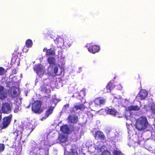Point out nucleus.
<instances>
[{
    "label": "nucleus",
    "instance_id": "ddd939ff",
    "mask_svg": "<svg viewBox=\"0 0 155 155\" xmlns=\"http://www.w3.org/2000/svg\"><path fill=\"white\" fill-rule=\"evenodd\" d=\"M54 109V107H50L47 110L46 113H45V116L43 117L41 119L42 121L46 118L50 114H51Z\"/></svg>",
    "mask_w": 155,
    "mask_h": 155
},
{
    "label": "nucleus",
    "instance_id": "c85d7f7f",
    "mask_svg": "<svg viewBox=\"0 0 155 155\" xmlns=\"http://www.w3.org/2000/svg\"><path fill=\"white\" fill-rule=\"evenodd\" d=\"M110 152L108 151H104L102 152L100 155H107L108 153H110Z\"/></svg>",
    "mask_w": 155,
    "mask_h": 155
},
{
    "label": "nucleus",
    "instance_id": "6e6552de",
    "mask_svg": "<svg viewBox=\"0 0 155 155\" xmlns=\"http://www.w3.org/2000/svg\"><path fill=\"white\" fill-rule=\"evenodd\" d=\"M88 49L90 53L94 54L99 52L100 50V47L98 45H94L90 46L88 48Z\"/></svg>",
    "mask_w": 155,
    "mask_h": 155
},
{
    "label": "nucleus",
    "instance_id": "6ab92c4d",
    "mask_svg": "<svg viewBox=\"0 0 155 155\" xmlns=\"http://www.w3.org/2000/svg\"><path fill=\"white\" fill-rule=\"evenodd\" d=\"M58 139L61 142H64L67 140V136L66 135L60 134L59 137Z\"/></svg>",
    "mask_w": 155,
    "mask_h": 155
},
{
    "label": "nucleus",
    "instance_id": "a878e982",
    "mask_svg": "<svg viewBox=\"0 0 155 155\" xmlns=\"http://www.w3.org/2000/svg\"><path fill=\"white\" fill-rule=\"evenodd\" d=\"M87 114L89 118H92L93 115L90 111H87Z\"/></svg>",
    "mask_w": 155,
    "mask_h": 155
},
{
    "label": "nucleus",
    "instance_id": "7ed1b4c3",
    "mask_svg": "<svg viewBox=\"0 0 155 155\" xmlns=\"http://www.w3.org/2000/svg\"><path fill=\"white\" fill-rule=\"evenodd\" d=\"M41 103L39 101H35L32 104V110L35 113H40L41 112Z\"/></svg>",
    "mask_w": 155,
    "mask_h": 155
},
{
    "label": "nucleus",
    "instance_id": "f257e3e1",
    "mask_svg": "<svg viewBox=\"0 0 155 155\" xmlns=\"http://www.w3.org/2000/svg\"><path fill=\"white\" fill-rule=\"evenodd\" d=\"M150 124L147 118L145 116H141L136 120L135 127L139 131H144L149 126Z\"/></svg>",
    "mask_w": 155,
    "mask_h": 155
},
{
    "label": "nucleus",
    "instance_id": "393cba45",
    "mask_svg": "<svg viewBox=\"0 0 155 155\" xmlns=\"http://www.w3.org/2000/svg\"><path fill=\"white\" fill-rule=\"evenodd\" d=\"M6 71L2 67H0V75H2L5 74Z\"/></svg>",
    "mask_w": 155,
    "mask_h": 155
},
{
    "label": "nucleus",
    "instance_id": "b1692460",
    "mask_svg": "<svg viewBox=\"0 0 155 155\" xmlns=\"http://www.w3.org/2000/svg\"><path fill=\"white\" fill-rule=\"evenodd\" d=\"M113 154L114 155H123V153L120 151L117 150H115L113 152Z\"/></svg>",
    "mask_w": 155,
    "mask_h": 155
},
{
    "label": "nucleus",
    "instance_id": "5701e85b",
    "mask_svg": "<svg viewBox=\"0 0 155 155\" xmlns=\"http://www.w3.org/2000/svg\"><path fill=\"white\" fill-rule=\"evenodd\" d=\"M86 108V107L83 104H81L78 105V109L81 110H84Z\"/></svg>",
    "mask_w": 155,
    "mask_h": 155
},
{
    "label": "nucleus",
    "instance_id": "a211bd4d",
    "mask_svg": "<svg viewBox=\"0 0 155 155\" xmlns=\"http://www.w3.org/2000/svg\"><path fill=\"white\" fill-rule=\"evenodd\" d=\"M43 51L46 52L47 55H53L55 54L54 50L51 49L47 50L46 48H44L43 49Z\"/></svg>",
    "mask_w": 155,
    "mask_h": 155
},
{
    "label": "nucleus",
    "instance_id": "9d476101",
    "mask_svg": "<svg viewBox=\"0 0 155 155\" xmlns=\"http://www.w3.org/2000/svg\"><path fill=\"white\" fill-rule=\"evenodd\" d=\"M86 94L85 91L84 89H82L80 91L78 94V99L81 100V101L83 102V100L85 101L84 98L85 95Z\"/></svg>",
    "mask_w": 155,
    "mask_h": 155
},
{
    "label": "nucleus",
    "instance_id": "72a5a7b5",
    "mask_svg": "<svg viewBox=\"0 0 155 155\" xmlns=\"http://www.w3.org/2000/svg\"><path fill=\"white\" fill-rule=\"evenodd\" d=\"M81 69H82V68H79V70H80V71H79V72H80V71H81L82 70H81Z\"/></svg>",
    "mask_w": 155,
    "mask_h": 155
},
{
    "label": "nucleus",
    "instance_id": "7c9ffc66",
    "mask_svg": "<svg viewBox=\"0 0 155 155\" xmlns=\"http://www.w3.org/2000/svg\"><path fill=\"white\" fill-rule=\"evenodd\" d=\"M20 109L21 108L20 107H17V108L16 107L15 109V113H17Z\"/></svg>",
    "mask_w": 155,
    "mask_h": 155
},
{
    "label": "nucleus",
    "instance_id": "dca6fc26",
    "mask_svg": "<svg viewBox=\"0 0 155 155\" xmlns=\"http://www.w3.org/2000/svg\"><path fill=\"white\" fill-rule=\"evenodd\" d=\"M140 107L137 105H131L128 107L127 110L130 111L132 110L137 111L140 110Z\"/></svg>",
    "mask_w": 155,
    "mask_h": 155
},
{
    "label": "nucleus",
    "instance_id": "4be33fe9",
    "mask_svg": "<svg viewBox=\"0 0 155 155\" xmlns=\"http://www.w3.org/2000/svg\"><path fill=\"white\" fill-rule=\"evenodd\" d=\"M114 87L113 84L111 82H109L107 85L106 88L110 91L112 90Z\"/></svg>",
    "mask_w": 155,
    "mask_h": 155
},
{
    "label": "nucleus",
    "instance_id": "f8f14e48",
    "mask_svg": "<svg viewBox=\"0 0 155 155\" xmlns=\"http://www.w3.org/2000/svg\"><path fill=\"white\" fill-rule=\"evenodd\" d=\"M6 92L4 90V88L0 86V99H4L6 97Z\"/></svg>",
    "mask_w": 155,
    "mask_h": 155
},
{
    "label": "nucleus",
    "instance_id": "cd10ccee",
    "mask_svg": "<svg viewBox=\"0 0 155 155\" xmlns=\"http://www.w3.org/2000/svg\"><path fill=\"white\" fill-rule=\"evenodd\" d=\"M68 119L71 120V122L72 123H74L75 122V120L73 117H68Z\"/></svg>",
    "mask_w": 155,
    "mask_h": 155
},
{
    "label": "nucleus",
    "instance_id": "f03ea898",
    "mask_svg": "<svg viewBox=\"0 0 155 155\" xmlns=\"http://www.w3.org/2000/svg\"><path fill=\"white\" fill-rule=\"evenodd\" d=\"M48 62L51 64H53L52 67L50 66L48 68V71L49 74L51 76L57 74L59 64H55V59L52 57H50L48 59Z\"/></svg>",
    "mask_w": 155,
    "mask_h": 155
},
{
    "label": "nucleus",
    "instance_id": "2eb2a0df",
    "mask_svg": "<svg viewBox=\"0 0 155 155\" xmlns=\"http://www.w3.org/2000/svg\"><path fill=\"white\" fill-rule=\"evenodd\" d=\"M34 122V121H32V122H31V123L29 122L28 124H27L26 127V129L29 130L30 132H31L34 128V126L33 125Z\"/></svg>",
    "mask_w": 155,
    "mask_h": 155
},
{
    "label": "nucleus",
    "instance_id": "f3484780",
    "mask_svg": "<svg viewBox=\"0 0 155 155\" xmlns=\"http://www.w3.org/2000/svg\"><path fill=\"white\" fill-rule=\"evenodd\" d=\"M11 92H10V91H8V93L10 94L12 97H15L17 96L18 94L17 91L15 90L14 87H12L11 89Z\"/></svg>",
    "mask_w": 155,
    "mask_h": 155
},
{
    "label": "nucleus",
    "instance_id": "1a4fd4ad",
    "mask_svg": "<svg viewBox=\"0 0 155 155\" xmlns=\"http://www.w3.org/2000/svg\"><path fill=\"white\" fill-rule=\"evenodd\" d=\"M94 137L95 139L104 140L105 136L104 133L100 131H97L94 134Z\"/></svg>",
    "mask_w": 155,
    "mask_h": 155
},
{
    "label": "nucleus",
    "instance_id": "9b49d317",
    "mask_svg": "<svg viewBox=\"0 0 155 155\" xmlns=\"http://www.w3.org/2000/svg\"><path fill=\"white\" fill-rule=\"evenodd\" d=\"M12 116L5 117L3 119V124L4 127H6L10 123Z\"/></svg>",
    "mask_w": 155,
    "mask_h": 155
},
{
    "label": "nucleus",
    "instance_id": "c756f323",
    "mask_svg": "<svg viewBox=\"0 0 155 155\" xmlns=\"http://www.w3.org/2000/svg\"><path fill=\"white\" fill-rule=\"evenodd\" d=\"M57 41L58 42V43H62L63 41V40L62 39V38H58L57 39Z\"/></svg>",
    "mask_w": 155,
    "mask_h": 155
},
{
    "label": "nucleus",
    "instance_id": "aec40b11",
    "mask_svg": "<svg viewBox=\"0 0 155 155\" xmlns=\"http://www.w3.org/2000/svg\"><path fill=\"white\" fill-rule=\"evenodd\" d=\"M61 130L63 133H68L69 131V128L66 125L62 126L61 128Z\"/></svg>",
    "mask_w": 155,
    "mask_h": 155
},
{
    "label": "nucleus",
    "instance_id": "39448f33",
    "mask_svg": "<svg viewBox=\"0 0 155 155\" xmlns=\"http://www.w3.org/2000/svg\"><path fill=\"white\" fill-rule=\"evenodd\" d=\"M34 69L40 77L42 76L44 74L45 68L41 64H38L35 66Z\"/></svg>",
    "mask_w": 155,
    "mask_h": 155
},
{
    "label": "nucleus",
    "instance_id": "0eeeda50",
    "mask_svg": "<svg viewBox=\"0 0 155 155\" xmlns=\"http://www.w3.org/2000/svg\"><path fill=\"white\" fill-rule=\"evenodd\" d=\"M148 92L144 89L141 90L138 94V97L141 100L145 99L147 96Z\"/></svg>",
    "mask_w": 155,
    "mask_h": 155
},
{
    "label": "nucleus",
    "instance_id": "473e14b6",
    "mask_svg": "<svg viewBox=\"0 0 155 155\" xmlns=\"http://www.w3.org/2000/svg\"><path fill=\"white\" fill-rule=\"evenodd\" d=\"M23 51L24 52H26L28 51V49H26V48H24L23 49Z\"/></svg>",
    "mask_w": 155,
    "mask_h": 155
},
{
    "label": "nucleus",
    "instance_id": "2f4dec72",
    "mask_svg": "<svg viewBox=\"0 0 155 155\" xmlns=\"http://www.w3.org/2000/svg\"><path fill=\"white\" fill-rule=\"evenodd\" d=\"M71 155H78V153L77 151L75 152L74 150L72 151V154H71Z\"/></svg>",
    "mask_w": 155,
    "mask_h": 155
},
{
    "label": "nucleus",
    "instance_id": "423d86ee",
    "mask_svg": "<svg viewBox=\"0 0 155 155\" xmlns=\"http://www.w3.org/2000/svg\"><path fill=\"white\" fill-rule=\"evenodd\" d=\"M106 102V99L101 97L95 98L94 101V103L96 107L101 106L102 105H103Z\"/></svg>",
    "mask_w": 155,
    "mask_h": 155
},
{
    "label": "nucleus",
    "instance_id": "20e7f679",
    "mask_svg": "<svg viewBox=\"0 0 155 155\" xmlns=\"http://www.w3.org/2000/svg\"><path fill=\"white\" fill-rule=\"evenodd\" d=\"M0 109L1 110H0V119L1 118V114L2 112L4 113L8 114L11 112V110L10 105L7 103L3 104Z\"/></svg>",
    "mask_w": 155,
    "mask_h": 155
},
{
    "label": "nucleus",
    "instance_id": "412c9836",
    "mask_svg": "<svg viewBox=\"0 0 155 155\" xmlns=\"http://www.w3.org/2000/svg\"><path fill=\"white\" fill-rule=\"evenodd\" d=\"M33 45V42L30 39L27 40L25 42V45L26 47L31 48Z\"/></svg>",
    "mask_w": 155,
    "mask_h": 155
},
{
    "label": "nucleus",
    "instance_id": "bb28decb",
    "mask_svg": "<svg viewBox=\"0 0 155 155\" xmlns=\"http://www.w3.org/2000/svg\"><path fill=\"white\" fill-rule=\"evenodd\" d=\"M4 144H0V152H2L4 150Z\"/></svg>",
    "mask_w": 155,
    "mask_h": 155
},
{
    "label": "nucleus",
    "instance_id": "f704fd0d",
    "mask_svg": "<svg viewBox=\"0 0 155 155\" xmlns=\"http://www.w3.org/2000/svg\"><path fill=\"white\" fill-rule=\"evenodd\" d=\"M101 148H102V147H101V148L99 149V150H100V152H101V151H102V150H101Z\"/></svg>",
    "mask_w": 155,
    "mask_h": 155
},
{
    "label": "nucleus",
    "instance_id": "4468645a",
    "mask_svg": "<svg viewBox=\"0 0 155 155\" xmlns=\"http://www.w3.org/2000/svg\"><path fill=\"white\" fill-rule=\"evenodd\" d=\"M107 114L115 115L117 113V111L115 109L108 108L106 110Z\"/></svg>",
    "mask_w": 155,
    "mask_h": 155
}]
</instances>
